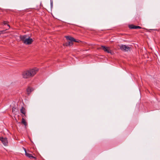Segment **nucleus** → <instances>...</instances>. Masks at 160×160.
<instances>
[{"instance_id": "4468645a", "label": "nucleus", "mask_w": 160, "mask_h": 160, "mask_svg": "<svg viewBox=\"0 0 160 160\" xmlns=\"http://www.w3.org/2000/svg\"><path fill=\"white\" fill-rule=\"evenodd\" d=\"M16 110V108H15L13 107L12 108V112H14Z\"/></svg>"}, {"instance_id": "f3484780", "label": "nucleus", "mask_w": 160, "mask_h": 160, "mask_svg": "<svg viewBox=\"0 0 160 160\" xmlns=\"http://www.w3.org/2000/svg\"><path fill=\"white\" fill-rule=\"evenodd\" d=\"M8 28H10V25H9L8 24Z\"/></svg>"}, {"instance_id": "2eb2a0df", "label": "nucleus", "mask_w": 160, "mask_h": 160, "mask_svg": "<svg viewBox=\"0 0 160 160\" xmlns=\"http://www.w3.org/2000/svg\"><path fill=\"white\" fill-rule=\"evenodd\" d=\"M142 28L141 27L139 26H137V29H141Z\"/></svg>"}, {"instance_id": "39448f33", "label": "nucleus", "mask_w": 160, "mask_h": 160, "mask_svg": "<svg viewBox=\"0 0 160 160\" xmlns=\"http://www.w3.org/2000/svg\"><path fill=\"white\" fill-rule=\"evenodd\" d=\"M100 49L102 48L104 52H106L108 53H111V51L109 47H106L104 46H101Z\"/></svg>"}, {"instance_id": "ddd939ff", "label": "nucleus", "mask_w": 160, "mask_h": 160, "mask_svg": "<svg viewBox=\"0 0 160 160\" xmlns=\"http://www.w3.org/2000/svg\"><path fill=\"white\" fill-rule=\"evenodd\" d=\"M8 22H7V21H4L3 22V24L5 25H6L7 24H8Z\"/></svg>"}, {"instance_id": "1a4fd4ad", "label": "nucleus", "mask_w": 160, "mask_h": 160, "mask_svg": "<svg viewBox=\"0 0 160 160\" xmlns=\"http://www.w3.org/2000/svg\"><path fill=\"white\" fill-rule=\"evenodd\" d=\"M135 19L137 22H139L141 20L140 15L137 14L136 16Z\"/></svg>"}, {"instance_id": "dca6fc26", "label": "nucleus", "mask_w": 160, "mask_h": 160, "mask_svg": "<svg viewBox=\"0 0 160 160\" xmlns=\"http://www.w3.org/2000/svg\"><path fill=\"white\" fill-rule=\"evenodd\" d=\"M4 32V31H0V34L2 33L3 32Z\"/></svg>"}, {"instance_id": "f8f14e48", "label": "nucleus", "mask_w": 160, "mask_h": 160, "mask_svg": "<svg viewBox=\"0 0 160 160\" xmlns=\"http://www.w3.org/2000/svg\"><path fill=\"white\" fill-rule=\"evenodd\" d=\"M22 123L25 126H26L27 125V122H26L25 119L23 118H22Z\"/></svg>"}, {"instance_id": "f03ea898", "label": "nucleus", "mask_w": 160, "mask_h": 160, "mask_svg": "<svg viewBox=\"0 0 160 160\" xmlns=\"http://www.w3.org/2000/svg\"><path fill=\"white\" fill-rule=\"evenodd\" d=\"M20 38L23 43L27 45L31 44L33 41L32 38L28 37L27 35H21Z\"/></svg>"}, {"instance_id": "9b49d317", "label": "nucleus", "mask_w": 160, "mask_h": 160, "mask_svg": "<svg viewBox=\"0 0 160 160\" xmlns=\"http://www.w3.org/2000/svg\"><path fill=\"white\" fill-rule=\"evenodd\" d=\"M32 90V88L28 87L27 90L28 94H29Z\"/></svg>"}, {"instance_id": "423d86ee", "label": "nucleus", "mask_w": 160, "mask_h": 160, "mask_svg": "<svg viewBox=\"0 0 160 160\" xmlns=\"http://www.w3.org/2000/svg\"><path fill=\"white\" fill-rule=\"evenodd\" d=\"M24 151H25V155L26 156L28 157L29 158H30V159H33V158H34L35 159H36L37 158H36V157L33 156L32 154H30V153H28L27 151H26V150L25 149V148H23Z\"/></svg>"}, {"instance_id": "7ed1b4c3", "label": "nucleus", "mask_w": 160, "mask_h": 160, "mask_svg": "<svg viewBox=\"0 0 160 160\" xmlns=\"http://www.w3.org/2000/svg\"><path fill=\"white\" fill-rule=\"evenodd\" d=\"M66 39L68 40L67 42H66L64 44V45L66 46H70L72 45L73 44V42H78V41H76L74 38L69 37L66 36Z\"/></svg>"}, {"instance_id": "f257e3e1", "label": "nucleus", "mask_w": 160, "mask_h": 160, "mask_svg": "<svg viewBox=\"0 0 160 160\" xmlns=\"http://www.w3.org/2000/svg\"><path fill=\"white\" fill-rule=\"evenodd\" d=\"M38 71V68H34L23 71L22 72V75L24 78H29L33 77Z\"/></svg>"}, {"instance_id": "6e6552de", "label": "nucleus", "mask_w": 160, "mask_h": 160, "mask_svg": "<svg viewBox=\"0 0 160 160\" xmlns=\"http://www.w3.org/2000/svg\"><path fill=\"white\" fill-rule=\"evenodd\" d=\"M20 112L22 113L23 114L24 116H26V110L25 108L23 107H22L21 109H20Z\"/></svg>"}, {"instance_id": "0eeeda50", "label": "nucleus", "mask_w": 160, "mask_h": 160, "mask_svg": "<svg viewBox=\"0 0 160 160\" xmlns=\"http://www.w3.org/2000/svg\"><path fill=\"white\" fill-rule=\"evenodd\" d=\"M0 140L2 141L4 145L7 146L8 145V142L7 139L6 138L0 137Z\"/></svg>"}, {"instance_id": "20e7f679", "label": "nucleus", "mask_w": 160, "mask_h": 160, "mask_svg": "<svg viewBox=\"0 0 160 160\" xmlns=\"http://www.w3.org/2000/svg\"><path fill=\"white\" fill-rule=\"evenodd\" d=\"M120 49L122 51L124 52H128L130 50L131 48L129 46L125 45H118Z\"/></svg>"}, {"instance_id": "9d476101", "label": "nucleus", "mask_w": 160, "mask_h": 160, "mask_svg": "<svg viewBox=\"0 0 160 160\" xmlns=\"http://www.w3.org/2000/svg\"><path fill=\"white\" fill-rule=\"evenodd\" d=\"M129 28L130 29H137V26H135L133 24L129 25Z\"/></svg>"}]
</instances>
